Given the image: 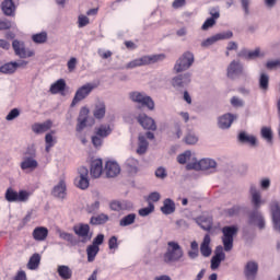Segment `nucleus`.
<instances>
[{
	"mask_svg": "<svg viewBox=\"0 0 280 280\" xmlns=\"http://www.w3.org/2000/svg\"><path fill=\"white\" fill-rule=\"evenodd\" d=\"M222 245L215 247L214 256L211 258V270H218L224 259H226L225 253L233 250V237L237 235V228L235 225L222 228ZM225 250V253H224Z\"/></svg>",
	"mask_w": 280,
	"mask_h": 280,
	"instance_id": "obj_1",
	"label": "nucleus"
},
{
	"mask_svg": "<svg viewBox=\"0 0 280 280\" xmlns=\"http://www.w3.org/2000/svg\"><path fill=\"white\" fill-rule=\"evenodd\" d=\"M185 258V250L178 244V242L170 241L167 243L166 252L163 255L164 264L172 266V264H178V261H183Z\"/></svg>",
	"mask_w": 280,
	"mask_h": 280,
	"instance_id": "obj_2",
	"label": "nucleus"
},
{
	"mask_svg": "<svg viewBox=\"0 0 280 280\" xmlns=\"http://www.w3.org/2000/svg\"><path fill=\"white\" fill-rule=\"evenodd\" d=\"M165 54L145 55L133 59L126 65V69H137V67H145L148 65H155V62H163Z\"/></svg>",
	"mask_w": 280,
	"mask_h": 280,
	"instance_id": "obj_3",
	"label": "nucleus"
},
{
	"mask_svg": "<svg viewBox=\"0 0 280 280\" xmlns=\"http://www.w3.org/2000/svg\"><path fill=\"white\" fill-rule=\"evenodd\" d=\"M218 162H215V160L213 159H201L200 161H192L189 162L186 165V170H196V171H201V172H208V174H213L215 173L218 170Z\"/></svg>",
	"mask_w": 280,
	"mask_h": 280,
	"instance_id": "obj_4",
	"label": "nucleus"
},
{
	"mask_svg": "<svg viewBox=\"0 0 280 280\" xmlns=\"http://www.w3.org/2000/svg\"><path fill=\"white\" fill-rule=\"evenodd\" d=\"M32 196V192L21 189L19 191L14 190L13 188H8L4 194V198L7 202H28L30 198Z\"/></svg>",
	"mask_w": 280,
	"mask_h": 280,
	"instance_id": "obj_5",
	"label": "nucleus"
},
{
	"mask_svg": "<svg viewBox=\"0 0 280 280\" xmlns=\"http://www.w3.org/2000/svg\"><path fill=\"white\" fill-rule=\"evenodd\" d=\"M113 129L110 125H101L94 129V136H92V145L100 148L104 144V139L110 137Z\"/></svg>",
	"mask_w": 280,
	"mask_h": 280,
	"instance_id": "obj_6",
	"label": "nucleus"
},
{
	"mask_svg": "<svg viewBox=\"0 0 280 280\" xmlns=\"http://www.w3.org/2000/svg\"><path fill=\"white\" fill-rule=\"evenodd\" d=\"M191 65H194V52L186 51L177 59L174 71L175 73H183V71L190 69Z\"/></svg>",
	"mask_w": 280,
	"mask_h": 280,
	"instance_id": "obj_7",
	"label": "nucleus"
},
{
	"mask_svg": "<svg viewBox=\"0 0 280 280\" xmlns=\"http://www.w3.org/2000/svg\"><path fill=\"white\" fill-rule=\"evenodd\" d=\"M129 97L132 102H136V104L144 106L149 110H154V100H152L151 96H148V94L143 92H131Z\"/></svg>",
	"mask_w": 280,
	"mask_h": 280,
	"instance_id": "obj_8",
	"label": "nucleus"
},
{
	"mask_svg": "<svg viewBox=\"0 0 280 280\" xmlns=\"http://www.w3.org/2000/svg\"><path fill=\"white\" fill-rule=\"evenodd\" d=\"M93 89H95V84L93 83H86L79 88L74 94L71 106H75L79 102H82V100H86V97L93 93Z\"/></svg>",
	"mask_w": 280,
	"mask_h": 280,
	"instance_id": "obj_9",
	"label": "nucleus"
},
{
	"mask_svg": "<svg viewBox=\"0 0 280 280\" xmlns=\"http://www.w3.org/2000/svg\"><path fill=\"white\" fill-rule=\"evenodd\" d=\"M12 47L19 58H32L35 55L34 50L25 48V43L23 42L14 39Z\"/></svg>",
	"mask_w": 280,
	"mask_h": 280,
	"instance_id": "obj_10",
	"label": "nucleus"
},
{
	"mask_svg": "<svg viewBox=\"0 0 280 280\" xmlns=\"http://www.w3.org/2000/svg\"><path fill=\"white\" fill-rule=\"evenodd\" d=\"M191 84V73L186 72L184 74H178L172 79V86L174 89H185Z\"/></svg>",
	"mask_w": 280,
	"mask_h": 280,
	"instance_id": "obj_11",
	"label": "nucleus"
},
{
	"mask_svg": "<svg viewBox=\"0 0 280 280\" xmlns=\"http://www.w3.org/2000/svg\"><path fill=\"white\" fill-rule=\"evenodd\" d=\"M109 209L117 213H119V211H132V209H135V205L128 200H112L109 202Z\"/></svg>",
	"mask_w": 280,
	"mask_h": 280,
	"instance_id": "obj_12",
	"label": "nucleus"
},
{
	"mask_svg": "<svg viewBox=\"0 0 280 280\" xmlns=\"http://www.w3.org/2000/svg\"><path fill=\"white\" fill-rule=\"evenodd\" d=\"M73 231L75 235L79 237H82V243L86 244V242H91L92 235L91 233V226L89 224L80 223L79 225L73 226Z\"/></svg>",
	"mask_w": 280,
	"mask_h": 280,
	"instance_id": "obj_13",
	"label": "nucleus"
},
{
	"mask_svg": "<svg viewBox=\"0 0 280 280\" xmlns=\"http://www.w3.org/2000/svg\"><path fill=\"white\" fill-rule=\"evenodd\" d=\"M250 202L254 209H261V205H265L266 201L261 198V191L257 189L255 186H250L249 188Z\"/></svg>",
	"mask_w": 280,
	"mask_h": 280,
	"instance_id": "obj_14",
	"label": "nucleus"
},
{
	"mask_svg": "<svg viewBox=\"0 0 280 280\" xmlns=\"http://www.w3.org/2000/svg\"><path fill=\"white\" fill-rule=\"evenodd\" d=\"M89 168L85 166L79 167V179H77V187L79 189H89Z\"/></svg>",
	"mask_w": 280,
	"mask_h": 280,
	"instance_id": "obj_15",
	"label": "nucleus"
},
{
	"mask_svg": "<svg viewBox=\"0 0 280 280\" xmlns=\"http://www.w3.org/2000/svg\"><path fill=\"white\" fill-rule=\"evenodd\" d=\"M137 119L144 130H156V122L152 119V117L145 114H140Z\"/></svg>",
	"mask_w": 280,
	"mask_h": 280,
	"instance_id": "obj_16",
	"label": "nucleus"
},
{
	"mask_svg": "<svg viewBox=\"0 0 280 280\" xmlns=\"http://www.w3.org/2000/svg\"><path fill=\"white\" fill-rule=\"evenodd\" d=\"M20 167L23 172H34L38 167V161L34 156H24Z\"/></svg>",
	"mask_w": 280,
	"mask_h": 280,
	"instance_id": "obj_17",
	"label": "nucleus"
},
{
	"mask_svg": "<svg viewBox=\"0 0 280 280\" xmlns=\"http://www.w3.org/2000/svg\"><path fill=\"white\" fill-rule=\"evenodd\" d=\"M233 121H235V115L231 113L224 114L218 118V127L221 130H229L233 125Z\"/></svg>",
	"mask_w": 280,
	"mask_h": 280,
	"instance_id": "obj_18",
	"label": "nucleus"
},
{
	"mask_svg": "<svg viewBox=\"0 0 280 280\" xmlns=\"http://www.w3.org/2000/svg\"><path fill=\"white\" fill-rule=\"evenodd\" d=\"M105 172L107 178H115V176H119V174L121 173V167L117 162L108 161L105 164Z\"/></svg>",
	"mask_w": 280,
	"mask_h": 280,
	"instance_id": "obj_19",
	"label": "nucleus"
},
{
	"mask_svg": "<svg viewBox=\"0 0 280 280\" xmlns=\"http://www.w3.org/2000/svg\"><path fill=\"white\" fill-rule=\"evenodd\" d=\"M242 71H244V67L238 61H232L228 67V78L235 80L238 75H242Z\"/></svg>",
	"mask_w": 280,
	"mask_h": 280,
	"instance_id": "obj_20",
	"label": "nucleus"
},
{
	"mask_svg": "<svg viewBox=\"0 0 280 280\" xmlns=\"http://www.w3.org/2000/svg\"><path fill=\"white\" fill-rule=\"evenodd\" d=\"M199 250L202 257H211L213 249L211 248V236L209 234L203 236Z\"/></svg>",
	"mask_w": 280,
	"mask_h": 280,
	"instance_id": "obj_21",
	"label": "nucleus"
},
{
	"mask_svg": "<svg viewBox=\"0 0 280 280\" xmlns=\"http://www.w3.org/2000/svg\"><path fill=\"white\" fill-rule=\"evenodd\" d=\"M102 172H104V164L102 162V159H96L92 161L90 174L92 178H100L102 176Z\"/></svg>",
	"mask_w": 280,
	"mask_h": 280,
	"instance_id": "obj_22",
	"label": "nucleus"
},
{
	"mask_svg": "<svg viewBox=\"0 0 280 280\" xmlns=\"http://www.w3.org/2000/svg\"><path fill=\"white\" fill-rule=\"evenodd\" d=\"M89 119V108L83 107L80 110L78 125H77V132L80 133L86 128V121Z\"/></svg>",
	"mask_w": 280,
	"mask_h": 280,
	"instance_id": "obj_23",
	"label": "nucleus"
},
{
	"mask_svg": "<svg viewBox=\"0 0 280 280\" xmlns=\"http://www.w3.org/2000/svg\"><path fill=\"white\" fill-rule=\"evenodd\" d=\"M32 235L35 242H45L49 236V230L45 226H37L33 230Z\"/></svg>",
	"mask_w": 280,
	"mask_h": 280,
	"instance_id": "obj_24",
	"label": "nucleus"
},
{
	"mask_svg": "<svg viewBox=\"0 0 280 280\" xmlns=\"http://www.w3.org/2000/svg\"><path fill=\"white\" fill-rule=\"evenodd\" d=\"M57 273L61 280H71L73 279V269L67 265H58Z\"/></svg>",
	"mask_w": 280,
	"mask_h": 280,
	"instance_id": "obj_25",
	"label": "nucleus"
},
{
	"mask_svg": "<svg viewBox=\"0 0 280 280\" xmlns=\"http://www.w3.org/2000/svg\"><path fill=\"white\" fill-rule=\"evenodd\" d=\"M52 196H55V198H60L61 200H65V198L67 197V183H65L63 179H61L52 188Z\"/></svg>",
	"mask_w": 280,
	"mask_h": 280,
	"instance_id": "obj_26",
	"label": "nucleus"
},
{
	"mask_svg": "<svg viewBox=\"0 0 280 280\" xmlns=\"http://www.w3.org/2000/svg\"><path fill=\"white\" fill-rule=\"evenodd\" d=\"M257 272H259V265L255 261H248L246 265V280L257 279Z\"/></svg>",
	"mask_w": 280,
	"mask_h": 280,
	"instance_id": "obj_27",
	"label": "nucleus"
},
{
	"mask_svg": "<svg viewBox=\"0 0 280 280\" xmlns=\"http://www.w3.org/2000/svg\"><path fill=\"white\" fill-rule=\"evenodd\" d=\"M196 223L203 231H211V229L213 228V219L210 217H205V215L198 217L196 219Z\"/></svg>",
	"mask_w": 280,
	"mask_h": 280,
	"instance_id": "obj_28",
	"label": "nucleus"
},
{
	"mask_svg": "<svg viewBox=\"0 0 280 280\" xmlns=\"http://www.w3.org/2000/svg\"><path fill=\"white\" fill-rule=\"evenodd\" d=\"M54 122L51 120H46L45 122H37L32 126L33 132L35 135H43V132H47V130H50Z\"/></svg>",
	"mask_w": 280,
	"mask_h": 280,
	"instance_id": "obj_29",
	"label": "nucleus"
},
{
	"mask_svg": "<svg viewBox=\"0 0 280 280\" xmlns=\"http://www.w3.org/2000/svg\"><path fill=\"white\" fill-rule=\"evenodd\" d=\"M161 211L164 215H172L174 211H176V203L174 200L167 198L163 201V207H161Z\"/></svg>",
	"mask_w": 280,
	"mask_h": 280,
	"instance_id": "obj_30",
	"label": "nucleus"
},
{
	"mask_svg": "<svg viewBox=\"0 0 280 280\" xmlns=\"http://www.w3.org/2000/svg\"><path fill=\"white\" fill-rule=\"evenodd\" d=\"M67 89V82L65 79H59L55 83L50 85L49 92L52 95H58V93H62Z\"/></svg>",
	"mask_w": 280,
	"mask_h": 280,
	"instance_id": "obj_31",
	"label": "nucleus"
},
{
	"mask_svg": "<svg viewBox=\"0 0 280 280\" xmlns=\"http://www.w3.org/2000/svg\"><path fill=\"white\" fill-rule=\"evenodd\" d=\"M2 12L5 16H14V12L16 11V7L14 5V1L4 0L1 4Z\"/></svg>",
	"mask_w": 280,
	"mask_h": 280,
	"instance_id": "obj_32",
	"label": "nucleus"
},
{
	"mask_svg": "<svg viewBox=\"0 0 280 280\" xmlns=\"http://www.w3.org/2000/svg\"><path fill=\"white\" fill-rule=\"evenodd\" d=\"M60 240L68 242L70 246H78V238L72 233L63 232L58 230Z\"/></svg>",
	"mask_w": 280,
	"mask_h": 280,
	"instance_id": "obj_33",
	"label": "nucleus"
},
{
	"mask_svg": "<svg viewBox=\"0 0 280 280\" xmlns=\"http://www.w3.org/2000/svg\"><path fill=\"white\" fill-rule=\"evenodd\" d=\"M20 65L18 62H8L0 66V73L12 74L19 69Z\"/></svg>",
	"mask_w": 280,
	"mask_h": 280,
	"instance_id": "obj_34",
	"label": "nucleus"
},
{
	"mask_svg": "<svg viewBox=\"0 0 280 280\" xmlns=\"http://www.w3.org/2000/svg\"><path fill=\"white\" fill-rule=\"evenodd\" d=\"M98 253H100V246L89 245L86 247V256H88L89 264H93V261H95V258L97 257Z\"/></svg>",
	"mask_w": 280,
	"mask_h": 280,
	"instance_id": "obj_35",
	"label": "nucleus"
},
{
	"mask_svg": "<svg viewBox=\"0 0 280 280\" xmlns=\"http://www.w3.org/2000/svg\"><path fill=\"white\" fill-rule=\"evenodd\" d=\"M135 222H137V214L129 213L119 220V226H122V228L131 226V224H135Z\"/></svg>",
	"mask_w": 280,
	"mask_h": 280,
	"instance_id": "obj_36",
	"label": "nucleus"
},
{
	"mask_svg": "<svg viewBox=\"0 0 280 280\" xmlns=\"http://www.w3.org/2000/svg\"><path fill=\"white\" fill-rule=\"evenodd\" d=\"M125 165L130 174H137L139 172V161L135 158L127 159Z\"/></svg>",
	"mask_w": 280,
	"mask_h": 280,
	"instance_id": "obj_37",
	"label": "nucleus"
},
{
	"mask_svg": "<svg viewBox=\"0 0 280 280\" xmlns=\"http://www.w3.org/2000/svg\"><path fill=\"white\" fill-rule=\"evenodd\" d=\"M271 220L272 222H279L280 219V205L278 201H273L270 205Z\"/></svg>",
	"mask_w": 280,
	"mask_h": 280,
	"instance_id": "obj_38",
	"label": "nucleus"
},
{
	"mask_svg": "<svg viewBox=\"0 0 280 280\" xmlns=\"http://www.w3.org/2000/svg\"><path fill=\"white\" fill-rule=\"evenodd\" d=\"M138 149L137 154H145L148 152V140H145V136H139L138 138Z\"/></svg>",
	"mask_w": 280,
	"mask_h": 280,
	"instance_id": "obj_39",
	"label": "nucleus"
},
{
	"mask_svg": "<svg viewBox=\"0 0 280 280\" xmlns=\"http://www.w3.org/2000/svg\"><path fill=\"white\" fill-rule=\"evenodd\" d=\"M38 266H40V254H34L27 262V268L28 270H36Z\"/></svg>",
	"mask_w": 280,
	"mask_h": 280,
	"instance_id": "obj_40",
	"label": "nucleus"
},
{
	"mask_svg": "<svg viewBox=\"0 0 280 280\" xmlns=\"http://www.w3.org/2000/svg\"><path fill=\"white\" fill-rule=\"evenodd\" d=\"M260 137L267 141V143L272 144V129L270 127H262L260 130Z\"/></svg>",
	"mask_w": 280,
	"mask_h": 280,
	"instance_id": "obj_41",
	"label": "nucleus"
},
{
	"mask_svg": "<svg viewBox=\"0 0 280 280\" xmlns=\"http://www.w3.org/2000/svg\"><path fill=\"white\" fill-rule=\"evenodd\" d=\"M46 152H50L51 148L56 145V138H54V131L46 133L45 136Z\"/></svg>",
	"mask_w": 280,
	"mask_h": 280,
	"instance_id": "obj_42",
	"label": "nucleus"
},
{
	"mask_svg": "<svg viewBox=\"0 0 280 280\" xmlns=\"http://www.w3.org/2000/svg\"><path fill=\"white\" fill-rule=\"evenodd\" d=\"M106 115V105L104 103H98L94 109V117L96 119H103Z\"/></svg>",
	"mask_w": 280,
	"mask_h": 280,
	"instance_id": "obj_43",
	"label": "nucleus"
},
{
	"mask_svg": "<svg viewBox=\"0 0 280 280\" xmlns=\"http://www.w3.org/2000/svg\"><path fill=\"white\" fill-rule=\"evenodd\" d=\"M32 40L37 45H43L44 43H47V32H40L32 35Z\"/></svg>",
	"mask_w": 280,
	"mask_h": 280,
	"instance_id": "obj_44",
	"label": "nucleus"
},
{
	"mask_svg": "<svg viewBox=\"0 0 280 280\" xmlns=\"http://www.w3.org/2000/svg\"><path fill=\"white\" fill-rule=\"evenodd\" d=\"M188 161H195V159L191 156V151H185L177 156V163H179L180 165H185V163H187Z\"/></svg>",
	"mask_w": 280,
	"mask_h": 280,
	"instance_id": "obj_45",
	"label": "nucleus"
},
{
	"mask_svg": "<svg viewBox=\"0 0 280 280\" xmlns=\"http://www.w3.org/2000/svg\"><path fill=\"white\" fill-rule=\"evenodd\" d=\"M90 222L91 224H106V222H108V214L101 213L96 217H92Z\"/></svg>",
	"mask_w": 280,
	"mask_h": 280,
	"instance_id": "obj_46",
	"label": "nucleus"
},
{
	"mask_svg": "<svg viewBox=\"0 0 280 280\" xmlns=\"http://www.w3.org/2000/svg\"><path fill=\"white\" fill-rule=\"evenodd\" d=\"M270 82V79L268 77V74H265L262 73L260 75V79H259V88L262 90V91H268V84Z\"/></svg>",
	"mask_w": 280,
	"mask_h": 280,
	"instance_id": "obj_47",
	"label": "nucleus"
},
{
	"mask_svg": "<svg viewBox=\"0 0 280 280\" xmlns=\"http://www.w3.org/2000/svg\"><path fill=\"white\" fill-rule=\"evenodd\" d=\"M154 212V206L152 203H149L148 207L141 208L138 213L141 218H147V215H150V213Z\"/></svg>",
	"mask_w": 280,
	"mask_h": 280,
	"instance_id": "obj_48",
	"label": "nucleus"
},
{
	"mask_svg": "<svg viewBox=\"0 0 280 280\" xmlns=\"http://www.w3.org/2000/svg\"><path fill=\"white\" fill-rule=\"evenodd\" d=\"M214 37L217 38V42L229 40L230 38H233V32L226 31V32L218 33L214 35Z\"/></svg>",
	"mask_w": 280,
	"mask_h": 280,
	"instance_id": "obj_49",
	"label": "nucleus"
},
{
	"mask_svg": "<svg viewBox=\"0 0 280 280\" xmlns=\"http://www.w3.org/2000/svg\"><path fill=\"white\" fill-rule=\"evenodd\" d=\"M32 214H33L32 211H27L25 217L20 222L19 229H25V226H27V224H30V222H32Z\"/></svg>",
	"mask_w": 280,
	"mask_h": 280,
	"instance_id": "obj_50",
	"label": "nucleus"
},
{
	"mask_svg": "<svg viewBox=\"0 0 280 280\" xmlns=\"http://www.w3.org/2000/svg\"><path fill=\"white\" fill-rule=\"evenodd\" d=\"M20 115H21V110H19V108H13L5 116V120L7 121H14V119H16V117H19Z\"/></svg>",
	"mask_w": 280,
	"mask_h": 280,
	"instance_id": "obj_51",
	"label": "nucleus"
},
{
	"mask_svg": "<svg viewBox=\"0 0 280 280\" xmlns=\"http://www.w3.org/2000/svg\"><path fill=\"white\" fill-rule=\"evenodd\" d=\"M185 143H187L188 145H196V143H198V136H196L195 133H188L185 137Z\"/></svg>",
	"mask_w": 280,
	"mask_h": 280,
	"instance_id": "obj_52",
	"label": "nucleus"
},
{
	"mask_svg": "<svg viewBox=\"0 0 280 280\" xmlns=\"http://www.w3.org/2000/svg\"><path fill=\"white\" fill-rule=\"evenodd\" d=\"M230 102L234 108H242V106H244V100L237 96H233Z\"/></svg>",
	"mask_w": 280,
	"mask_h": 280,
	"instance_id": "obj_53",
	"label": "nucleus"
},
{
	"mask_svg": "<svg viewBox=\"0 0 280 280\" xmlns=\"http://www.w3.org/2000/svg\"><path fill=\"white\" fill-rule=\"evenodd\" d=\"M108 248H109V250H117L119 248V243L117 242V236H112L108 240Z\"/></svg>",
	"mask_w": 280,
	"mask_h": 280,
	"instance_id": "obj_54",
	"label": "nucleus"
},
{
	"mask_svg": "<svg viewBox=\"0 0 280 280\" xmlns=\"http://www.w3.org/2000/svg\"><path fill=\"white\" fill-rule=\"evenodd\" d=\"M155 176L156 178H161L163 180L164 178H167V171L165 167L160 166L155 170Z\"/></svg>",
	"mask_w": 280,
	"mask_h": 280,
	"instance_id": "obj_55",
	"label": "nucleus"
},
{
	"mask_svg": "<svg viewBox=\"0 0 280 280\" xmlns=\"http://www.w3.org/2000/svg\"><path fill=\"white\" fill-rule=\"evenodd\" d=\"M68 71L72 73V71H75V67H78V59L75 57H72L67 62Z\"/></svg>",
	"mask_w": 280,
	"mask_h": 280,
	"instance_id": "obj_56",
	"label": "nucleus"
},
{
	"mask_svg": "<svg viewBox=\"0 0 280 280\" xmlns=\"http://www.w3.org/2000/svg\"><path fill=\"white\" fill-rule=\"evenodd\" d=\"M100 211V201H94L88 206V213H97Z\"/></svg>",
	"mask_w": 280,
	"mask_h": 280,
	"instance_id": "obj_57",
	"label": "nucleus"
},
{
	"mask_svg": "<svg viewBox=\"0 0 280 280\" xmlns=\"http://www.w3.org/2000/svg\"><path fill=\"white\" fill-rule=\"evenodd\" d=\"M214 43H218V39L215 38V35L208 37L201 43V47H211V45H214Z\"/></svg>",
	"mask_w": 280,
	"mask_h": 280,
	"instance_id": "obj_58",
	"label": "nucleus"
},
{
	"mask_svg": "<svg viewBox=\"0 0 280 280\" xmlns=\"http://www.w3.org/2000/svg\"><path fill=\"white\" fill-rule=\"evenodd\" d=\"M214 25L215 21L213 20V18H209L203 22L201 30L207 31L209 30V27H213Z\"/></svg>",
	"mask_w": 280,
	"mask_h": 280,
	"instance_id": "obj_59",
	"label": "nucleus"
},
{
	"mask_svg": "<svg viewBox=\"0 0 280 280\" xmlns=\"http://www.w3.org/2000/svg\"><path fill=\"white\" fill-rule=\"evenodd\" d=\"M259 56H261V50H259V48L247 52V58H249V60H255V58H259Z\"/></svg>",
	"mask_w": 280,
	"mask_h": 280,
	"instance_id": "obj_60",
	"label": "nucleus"
},
{
	"mask_svg": "<svg viewBox=\"0 0 280 280\" xmlns=\"http://www.w3.org/2000/svg\"><path fill=\"white\" fill-rule=\"evenodd\" d=\"M78 23L79 27H86V25L90 23V20L86 15H79Z\"/></svg>",
	"mask_w": 280,
	"mask_h": 280,
	"instance_id": "obj_61",
	"label": "nucleus"
},
{
	"mask_svg": "<svg viewBox=\"0 0 280 280\" xmlns=\"http://www.w3.org/2000/svg\"><path fill=\"white\" fill-rule=\"evenodd\" d=\"M246 143H248L252 148H257V137L255 136H246Z\"/></svg>",
	"mask_w": 280,
	"mask_h": 280,
	"instance_id": "obj_62",
	"label": "nucleus"
},
{
	"mask_svg": "<svg viewBox=\"0 0 280 280\" xmlns=\"http://www.w3.org/2000/svg\"><path fill=\"white\" fill-rule=\"evenodd\" d=\"M104 244V234H98L92 243V246H102Z\"/></svg>",
	"mask_w": 280,
	"mask_h": 280,
	"instance_id": "obj_63",
	"label": "nucleus"
},
{
	"mask_svg": "<svg viewBox=\"0 0 280 280\" xmlns=\"http://www.w3.org/2000/svg\"><path fill=\"white\" fill-rule=\"evenodd\" d=\"M260 188L266 191L268 189H270V178H262L260 180Z\"/></svg>",
	"mask_w": 280,
	"mask_h": 280,
	"instance_id": "obj_64",
	"label": "nucleus"
}]
</instances>
